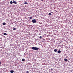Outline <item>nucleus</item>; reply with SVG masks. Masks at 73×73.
<instances>
[{
    "label": "nucleus",
    "mask_w": 73,
    "mask_h": 73,
    "mask_svg": "<svg viewBox=\"0 0 73 73\" xmlns=\"http://www.w3.org/2000/svg\"><path fill=\"white\" fill-rule=\"evenodd\" d=\"M14 72V71L12 70L10 71V73H13Z\"/></svg>",
    "instance_id": "obj_6"
},
{
    "label": "nucleus",
    "mask_w": 73,
    "mask_h": 73,
    "mask_svg": "<svg viewBox=\"0 0 73 73\" xmlns=\"http://www.w3.org/2000/svg\"><path fill=\"white\" fill-rule=\"evenodd\" d=\"M13 3H14V4H17V2H16L15 1H13Z\"/></svg>",
    "instance_id": "obj_3"
},
{
    "label": "nucleus",
    "mask_w": 73,
    "mask_h": 73,
    "mask_svg": "<svg viewBox=\"0 0 73 73\" xmlns=\"http://www.w3.org/2000/svg\"><path fill=\"white\" fill-rule=\"evenodd\" d=\"M25 59H24V58L22 59V61H23V62L25 61Z\"/></svg>",
    "instance_id": "obj_8"
},
{
    "label": "nucleus",
    "mask_w": 73,
    "mask_h": 73,
    "mask_svg": "<svg viewBox=\"0 0 73 73\" xmlns=\"http://www.w3.org/2000/svg\"><path fill=\"white\" fill-rule=\"evenodd\" d=\"M44 0H41V1H44Z\"/></svg>",
    "instance_id": "obj_19"
},
{
    "label": "nucleus",
    "mask_w": 73,
    "mask_h": 73,
    "mask_svg": "<svg viewBox=\"0 0 73 73\" xmlns=\"http://www.w3.org/2000/svg\"><path fill=\"white\" fill-rule=\"evenodd\" d=\"M3 35H5V36H7V33H4Z\"/></svg>",
    "instance_id": "obj_9"
},
{
    "label": "nucleus",
    "mask_w": 73,
    "mask_h": 73,
    "mask_svg": "<svg viewBox=\"0 0 73 73\" xmlns=\"http://www.w3.org/2000/svg\"><path fill=\"white\" fill-rule=\"evenodd\" d=\"M32 22L33 23H36V19H33L32 21Z\"/></svg>",
    "instance_id": "obj_2"
},
{
    "label": "nucleus",
    "mask_w": 73,
    "mask_h": 73,
    "mask_svg": "<svg viewBox=\"0 0 73 73\" xmlns=\"http://www.w3.org/2000/svg\"><path fill=\"white\" fill-rule=\"evenodd\" d=\"M29 19H32V17H29Z\"/></svg>",
    "instance_id": "obj_14"
},
{
    "label": "nucleus",
    "mask_w": 73,
    "mask_h": 73,
    "mask_svg": "<svg viewBox=\"0 0 73 73\" xmlns=\"http://www.w3.org/2000/svg\"><path fill=\"white\" fill-rule=\"evenodd\" d=\"M32 49H33V50H38L39 48L37 47H32Z\"/></svg>",
    "instance_id": "obj_1"
},
{
    "label": "nucleus",
    "mask_w": 73,
    "mask_h": 73,
    "mask_svg": "<svg viewBox=\"0 0 73 73\" xmlns=\"http://www.w3.org/2000/svg\"><path fill=\"white\" fill-rule=\"evenodd\" d=\"M64 60L65 61H68V59H67L65 58L64 59Z\"/></svg>",
    "instance_id": "obj_10"
},
{
    "label": "nucleus",
    "mask_w": 73,
    "mask_h": 73,
    "mask_svg": "<svg viewBox=\"0 0 73 73\" xmlns=\"http://www.w3.org/2000/svg\"><path fill=\"white\" fill-rule=\"evenodd\" d=\"M1 62H0V65H1Z\"/></svg>",
    "instance_id": "obj_18"
},
{
    "label": "nucleus",
    "mask_w": 73,
    "mask_h": 73,
    "mask_svg": "<svg viewBox=\"0 0 73 73\" xmlns=\"http://www.w3.org/2000/svg\"><path fill=\"white\" fill-rule=\"evenodd\" d=\"M10 3L11 4H13V2H12V1H11L10 2Z\"/></svg>",
    "instance_id": "obj_11"
},
{
    "label": "nucleus",
    "mask_w": 73,
    "mask_h": 73,
    "mask_svg": "<svg viewBox=\"0 0 73 73\" xmlns=\"http://www.w3.org/2000/svg\"><path fill=\"white\" fill-rule=\"evenodd\" d=\"M48 15L49 16H51V15H52V14L51 13H49L48 14Z\"/></svg>",
    "instance_id": "obj_13"
},
{
    "label": "nucleus",
    "mask_w": 73,
    "mask_h": 73,
    "mask_svg": "<svg viewBox=\"0 0 73 73\" xmlns=\"http://www.w3.org/2000/svg\"><path fill=\"white\" fill-rule=\"evenodd\" d=\"M6 25V23H5V22H4L3 23V25Z\"/></svg>",
    "instance_id": "obj_5"
},
{
    "label": "nucleus",
    "mask_w": 73,
    "mask_h": 73,
    "mask_svg": "<svg viewBox=\"0 0 73 73\" xmlns=\"http://www.w3.org/2000/svg\"><path fill=\"white\" fill-rule=\"evenodd\" d=\"M61 51L60 50H59L57 51V53H61Z\"/></svg>",
    "instance_id": "obj_4"
},
{
    "label": "nucleus",
    "mask_w": 73,
    "mask_h": 73,
    "mask_svg": "<svg viewBox=\"0 0 73 73\" xmlns=\"http://www.w3.org/2000/svg\"><path fill=\"white\" fill-rule=\"evenodd\" d=\"M54 52H56L57 51V49H55L54 50Z\"/></svg>",
    "instance_id": "obj_7"
},
{
    "label": "nucleus",
    "mask_w": 73,
    "mask_h": 73,
    "mask_svg": "<svg viewBox=\"0 0 73 73\" xmlns=\"http://www.w3.org/2000/svg\"><path fill=\"white\" fill-rule=\"evenodd\" d=\"M26 73H29V71H27V72Z\"/></svg>",
    "instance_id": "obj_17"
},
{
    "label": "nucleus",
    "mask_w": 73,
    "mask_h": 73,
    "mask_svg": "<svg viewBox=\"0 0 73 73\" xmlns=\"http://www.w3.org/2000/svg\"><path fill=\"white\" fill-rule=\"evenodd\" d=\"M13 30H16V28H15L13 29Z\"/></svg>",
    "instance_id": "obj_15"
},
{
    "label": "nucleus",
    "mask_w": 73,
    "mask_h": 73,
    "mask_svg": "<svg viewBox=\"0 0 73 73\" xmlns=\"http://www.w3.org/2000/svg\"><path fill=\"white\" fill-rule=\"evenodd\" d=\"M24 4H28V3L27 2H25Z\"/></svg>",
    "instance_id": "obj_12"
},
{
    "label": "nucleus",
    "mask_w": 73,
    "mask_h": 73,
    "mask_svg": "<svg viewBox=\"0 0 73 73\" xmlns=\"http://www.w3.org/2000/svg\"><path fill=\"white\" fill-rule=\"evenodd\" d=\"M40 39H41V38H42V36H40L39 37Z\"/></svg>",
    "instance_id": "obj_16"
}]
</instances>
